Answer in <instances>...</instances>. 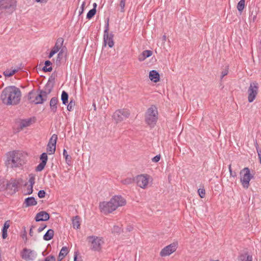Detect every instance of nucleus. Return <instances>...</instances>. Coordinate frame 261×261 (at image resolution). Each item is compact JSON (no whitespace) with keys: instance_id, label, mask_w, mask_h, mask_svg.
<instances>
[{"instance_id":"20e7f679","label":"nucleus","mask_w":261,"mask_h":261,"mask_svg":"<svg viewBox=\"0 0 261 261\" xmlns=\"http://www.w3.org/2000/svg\"><path fill=\"white\" fill-rule=\"evenodd\" d=\"M7 164L8 166L11 165L12 168L18 167L24 164L22 159V155L17 151L10 152L8 155Z\"/></svg>"},{"instance_id":"8fccbe9b","label":"nucleus","mask_w":261,"mask_h":261,"mask_svg":"<svg viewBox=\"0 0 261 261\" xmlns=\"http://www.w3.org/2000/svg\"><path fill=\"white\" fill-rule=\"evenodd\" d=\"M56 258L53 255H49L44 259V261H55Z\"/></svg>"},{"instance_id":"ddd939ff","label":"nucleus","mask_w":261,"mask_h":261,"mask_svg":"<svg viewBox=\"0 0 261 261\" xmlns=\"http://www.w3.org/2000/svg\"><path fill=\"white\" fill-rule=\"evenodd\" d=\"M137 185L142 189L146 188L148 184V175L141 174L136 177Z\"/></svg>"},{"instance_id":"ea45409f","label":"nucleus","mask_w":261,"mask_h":261,"mask_svg":"<svg viewBox=\"0 0 261 261\" xmlns=\"http://www.w3.org/2000/svg\"><path fill=\"white\" fill-rule=\"evenodd\" d=\"M5 190V179L0 178V191Z\"/></svg>"},{"instance_id":"6e6d98bb","label":"nucleus","mask_w":261,"mask_h":261,"mask_svg":"<svg viewBox=\"0 0 261 261\" xmlns=\"http://www.w3.org/2000/svg\"><path fill=\"white\" fill-rule=\"evenodd\" d=\"M46 227V225H45V224H42L41 225L38 229V232H41V231H42L45 228V227Z\"/></svg>"},{"instance_id":"a18cd8bd","label":"nucleus","mask_w":261,"mask_h":261,"mask_svg":"<svg viewBox=\"0 0 261 261\" xmlns=\"http://www.w3.org/2000/svg\"><path fill=\"white\" fill-rule=\"evenodd\" d=\"M45 195H46V192L43 190H40L38 193V196L40 198H43L45 197Z\"/></svg>"},{"instance_id":"0e129e2a","label":"nucleus","mask_w":261,"mask_h":261,"mask_svg":"<svg viewBox=\"0 0 261 261\" xmlns=\"http://www.w3.org/2000/svg\"><path fill=\"white\" fill-rule=\"evenodd\" d=\"M21 69L20 67H19L17 69H14L13 70L11 71L12 75H13L15 73H16L17 72L19 71V70Z\"/></svg>"},{"instance_id":"9d476101","label":"nucleus","mask_w":261,"mask_h":261,"mask_svg":"<svg viewBox=\"0 0 261 261\" xmlns=\"http://www.w3.org/2000/svg\"><path fill=\"white\" fill-rule=\"evenodd\" d=\"M88 240L91 243V249L94 251H99L101 250V245L103 243L102 239L96 236H89Z\"/></svg>"},{"instance_id":"4468645a","label":"nucleus","mask_w":261,"mask_h":261,"mask_svg":"<svg viewBox=\"0 0 261 261\" xmlns=\"http://www.w3.org/2000/svg\"><path fill=\"white\" fill-rule=\"evenodd\" d=\"M50 216L48 213L45 211H41L37 214L35 217V220L37 222L47 221L49 219Z\"/></svg>"},{"instance_id":"09e8293b","label":"nucleus","mask_w":261,"mask_h":261,"mask_svg":"<svg viewBox=\"0 0 261 261\" xmlns=\"http://www.w3.org/2000/svg\"><path fill=\"white\" fill-rule=\"evenodd\" d=\"M125 0H121L120 2V7H121V12H124V7H125Z\"/></svg>"},{"instance_id":"f257e3e1","label":"nucleus","mask_w":261,"mask_h":261,"mask_svg":"<svg viewBox=\"0 0 261 261\" xmlns=\"http://www.w3.org/2000/svg\"><path fill=\"white\" fill-rule=\"evenodd\" d=\"M21 97V92L19 88L15 86H9L3 90L0 99L6 106H15L19 103Z\"/></svg>"},{"instance_id":"4be33fe9","label":"nucleus","mask_w":261,"mask_h":261,"mask_svg":"<svg viewBox=\"0 0 261 261\" xmlns=\"http://www.w3.org/2000/svg\"><path fill=\"white\" fill-rule=\"evenodd\" d=\"M239 261H252V255H249L248 253L241 254L239 256Z\"/></svg>"},{"instance_id":"f8f14e48","label":"nucleus","mask_w":261,"mask_h":261,"mask_svg":"<svg viewBox=\"0 0 261 261\" xmlns=\"http://www.w3.org/2000/svg\"><path fill=\"white\" fill-rule=\"evenodd\" d=\"M21 256L25 260L32 261L36 257L37 253L34 250L25 248L21 252Z\"/></svg>"},{"instance_id":"7ed1b4c3","label":"nucleus","mask_w":261,"mask_h":261,"mask_svg":"<svg viewBox=\"0 0 261 261\" xmlns=\"http://www.w3.org/2000/svg\"><path fill=\"white\" fill-rule=\"evenodd\" d=\"M16 6V0H0V18L12 14Z\"/></svg>"},{"instance_id":"37998d69","label":"nucleus","mask_w":261,"mask_h":261,"mask_svg":"<svg viewBox=\"0 0 261 261\" xmlns=\"http://www.w3.org/2000/svg\"><path fill=\"white\" fill-rule=\"evenodd\" d=\"M109 19H108L107 22L105 25V29L104 31V37L106 36V37H108V34L109 33Z\"/></svg>"},{"instance_id":"e433bc0d","label":"nucleus","mask_w":261,"mask_h":261,"mask_svg":"<svg viewBox=\"0 0 261 261\" xmlns=\"http://www.w3.org/2000/svg\"><path fill=\"white\" fill-rule=\"evenodd\" d=\"M134 181L133 178L128 177L126 178L121 181V182L124 185H129L132 184Z\"/></svg>"},{"instance_id":"2f4dec72","label":"nucleus","mask_w":261,"mask_h":261,"mask_svg":"<svg viewBox=\"0 0 261 261\" xmlns=\"http://www.w3.org/2000/svg\"><path fill=\"white\" fill-rule=\"evenodd\" d=\"M122 231V228L117 225L114 226L113 228L112 229V232L114 234H120Z\"/></svg>"},{"instance_id":"72a5a7b5","label":"nucleus","mask_w":261,"mask_h":261,"mask_svg":"<svg viewBox=\"0 0 261 261\" xmlns=\"http://www.w3.org/2000/svg\"><path fill=\"white\" fill-rule=\"evenodd\" d=\"M96 9H91L90 10L87 14V19H91L96 14Z\"/></svg>"},{"instance_id":"f03ea898","label":"nucleus","mask_w":261,"mask_h":261,"mask_svg":"<svg viewBox=\"0 0 261 261\" xmlns=\"http://www.w3.org/2000/svg\"><path fill=\"white\" fill-rule=\"evenodd\" d=\"M126 204L125 200L121 196H114L109 202L103 201L99 203V208L104 214L112 213L119 206Z\"/></svg>"},{"instance_id":"774afa93","label":"nucleus","mask_w":261,"mask_h":261,"mask_svg":"<svg viewBox=\"0 0 261 261\" xmlns=\"http://www.w3.org/2000/svg\"><path fill=\"white\" fill-rule=\"evenodd\" d=\"M55 54H56L55 52H54V51L51 50V51L48 55V58H51Z\"/></svg>"},{"instance_id":"5701e85b","label":"nucleus","mask_w":261,"mask_h":261,"mask_svg":"<svg viewBox=\"0 0 261 261\" xmlns=\"http://www.w3.org/2000/svg\"><path fill=\"white\" fill-rule=\"evenodd\" d=\"M80 217L79 216L73 217L72 219V224L74 229H79L80 227Z\"/></svg>"},{"instance_id":"f704fd0d","label":"nucleus","mask_w":261,"mask_h":261,"mask_svg":"<svg viewBox=\"0 0 261 261\" xmlns=\"http://www.w3.org/2000/svg\"><path fill=\"white\" fill-rule=\"evenodd\" d=\"M40 160L41 161V162L44 163V164H46L48 160L47 153L45 152L42 153L40 156Z\"/></svg>"},{"instance_id":"6ab92c4d","label":"nucleus","mask_w":261,"mask_h":261,"mask_svg":"<svg viewBox=\"0 0 261 261\" xmlns=\"http://www.w3.org/2000/svg\"><path fill=\"white\" fill-rule=\"evenodd\" d=\"M58 99L57 97L51 98L50 100L49 106L51 112L55 113L57 110V104L58 103Z\"/></svg>"},{"instance_id":"2eb2a0df","label":"nucleus","mask_w":261,"mask_h":261,"mask_svg":"<svg viewBox=\"0 0 261 261\" xmlns=\"http://www.w3.org/2000/svg\"><path fill=\"white\" fill-rule=\"evenodd\" d=\"M53 88V85L50 83L48 82L45 86L44 89L40 90L39 91L45 96L46 98L47 95L50 93Z\"/></svg>"},{"instance_id":"680f3d73","label":"nucleus","mask_w":261,"mask_h":261,"mask_svg":"<svg viewBox=\"0 0 261 261\" xmlns=\"http://www.w3.org/2000/svg\"><path fill=\"white\" fill-rule=\"evenodd\" d=\"M229 171L230 174L231 176H232L233 177H235L236 176V173H234V174L232 173V171L230 165L229 166Z\"/></svg>"},{"instance_id":"0eeeda50","label":"nucleus","mask_w":261,"mask_h":261,"mask_svg":"<svg viewBox=\"0 0 261 261\" xmlns=\"http://www.w3.org/2000/svg\"><path fill=\"white\" fill-rule=\"evenodd\" d=\"M241 182L243 187L247 189L249 186V181L253 178V175L250 174V170L248 168L245 167L240 172Z\"/></svg>"},{"instance_id":"3c124183","label":"nucleus","mask_w":261,"mask_h":261,"mask_svg":"<svg viewBox=\"0 0 261 261\" xmlns=\"http://www.w3.org/2000/svg\"><path fill=\"white\" fill-rule=\"evenodd\" d=\"M160 159H161L160 154L156 155V156H155L154 157H153L152 159V161L154 163H157L160 161Z\"/></svg>"},{"instance_id":"f3484780","label":"nucleus","mask_w":261,"mask_h":261,"mask_svg":"<svg viewBox=\"0 0 261 261\" xmlns=\"http://www.w3.org/2000/svg\"><path fill=\"white\" fill-rule=\"evenodd\" d=\"M113 37L114 35L112 33H108V37H106V36H103V42L105 46H106V45L108 44L110 47H112L114 44Z\"/></svg>"},{"instance_id":"393cba45","label":"nucleus","mask_w":261,"mask_h":261,"mask_svg":"<svg viewBox=\"0 0 261 261\" xmlns=\"http://www.w3.org/2000/svg\"><path fill=\"white\" fill-rule=\"evenodd\" d=\"M68 253L67 247H63L60 252L58 261H61Z\"/></svg>"},{"instance_id":"423d86ee","label":"nucleus","mask_w":261,"mask_h":261,"mask_svg":"<svg viewBox=\"0 0 261 261\" xmlns=\"http://www.w3.org/2000/svg\"><path fill=\"white\" fill-rule=\"evenodd\" d=\"M259 89V85L256 81H253L250 83L248 88V100L249 102H253L258 94Z\"/></svg>"},{"instance_id":"473e14b6","label":"nucleus","mask_w":261,"mask_h":261,"mask_svg":"<svg viewBox=\"0 0 261 261\" xmlns=\"http://www.w3.org/2000/svg\"><path fill=\"white\" fill-rule=\"evenodd\" d=\"M255 146L258 154V159L259 160V162L261 164V148L259 147L256 140L255 141Z\"/></svg>"},{"instance_id":"7c9ffc66","label":"nucleus","mask_w":261,"mask_h":261,"mask_svg":"<svg viewBox=\"0 0 261 261\" xmlns=\"http://www.w3.org/2000/svg\"><path fill=\"white\" fill-rule=\"evenodd\" d=\"M75 101L72 98L70 99V102L68 103V105H67V110L69 111H72L73 110V109L75 107Z\"/></svg>"},{"instance_id":"052dcab7","label":"nucleus","mask_w":261,"mask_h":261,"mask_svg":"<svg viewBox=\"0 0 261 261\" xmlns=\"http://www.w3.org/2000/svg\"><path fill=\"white\" fill-rule=\"evenodd\" d=\"M85 2H84L81 7V11H79V14L81 15L82 14L83 12H84V7H85Z\"/></svg>"},{"instance_id":"338daca9","label":"nucleus","mask_w":261,"mask_h":261,"mask_svg":"<svg viewBox=\"0 0 261 261\" xmlns=\"http://www.w3.org/2000/svg\"><path fill=\"white\" fill-rule=\"evenodd\" d=\"M64 47H63L61 50L60 51L58 55V58L60 59L61 56L62 55L63 51H64Z\"/></svg>"},{"instance_id":"9b49d317","label":"nucleus","mask_w":261,"mask_h":261,"mask_svg":"<svg viewBox=\"0 0 261 261\" xmlns=\"http://www.w3.org/2000/svg\"><path fill=\"white\" fill-rule=\"evenodd\" d=\"M177 248V243H173L170 245L165 247L162 249L160 253V255L162 257L169 256L174 252H175Z\"/></svg>"},{"instance_id":"aec40b11","label":"nucleus","mask_w":261,"mask_h":261,"mask_svg":"<svg viewBox=\"0 0 261 261\" xmlns=\"http://www.w3.org/2000/svg\"><path fill=\"white\" fill-rule=\"evenodd\" d=\"M149 77L150 80L154 83H157L160 81V74L156 70H152L150 71Z\"/></svg>"},{"instance_id":"a19ab883","label":"nucleus","mask_w":261,"mask_h":261,"mask_svg":"<svg viewBox=\"0 0 261 261\" xmlns=\"http://www.w3.org/2000/svg\"><path fill=\"white\" fill-rule=\"evenodd\" d=\"M57 139V135L56 134H54L50 138L48 143L56 144Z\"/></svg>"},{"instance_id":"c03bdc74","label":"nucleus","mask_w":261,"mask_h":261,"mask_svg":"<svg viewBox=\"0 0 261 261\" xmlns=\"http://www.w3.org/2000/svg\"><path fill=\"white\" fill-rule=\"evenodd\" d=\"M63 42H64V39L63 38H59L57 41H56V45H57L58 46H59L60 47H61L63 44Z\"/></svg>"},{"instance_id":"39448f33","label":"nucleus","mask_w":261,"mask_h":261,"mask_svg":"<svg viewBox=\"0 0 261 261\" xmlns=\"http://www.w3.org/2000/svg\"><path fill=\"white\" fill-rule=\"evenodd\" d=\"M158 119V112L156 107L152 105L146 112L145 120L146 123L151 127H154Z\"/></svg>"},{"instance_id":"69168bd1","label":"nucleus","mask_w":261,"mask_h":261,"mask_svg":"<svg viewBox=\"0 0 261 261\" xmlns=\"http://www.w3.org/2000/svg\"><path fill=\"white\" fill-rule=\"evenodd\" d=\"M44 64H45V66H49L52 64V63L50 61L47 60L45 62Z\"/></svg>"},{"instance_id":"c9c22d12","label":"nucleus","mask_w":261,"mask_h":261,"mask_svg":"<svg viewBox=\"0 0 261 261\" xmlns=\"http://www.w3.org/2000/svg\"><path fill=\"white\" fill-rule=\"evenodd\" d=\"M35 92L32 90L28 93V99L30 102L33 103V101L35 99Z\"/></svg>"},{"instance_id":"dca6fc26","label":"nucleus","mask_w":261,"mask_h":261,"mask_svg":"<svg viewBox=\"0 0 261 261\" xmlns=\"http://www.w3.org/2000/svg\"><path fill=\"white\" fill-rule=\"evenodd\" d=\"M37 204V202L34 197H29L25 199L23 203V207L36 205Z\"/></svg>"},{"instance_id":"c756f323","label":"nucleus","mask_w":261,"mask_h":261,"mask_svg":"<svg viewBox=\"0 0 261 261\" xmlns=\"http://www.w3.org/2000/svg\"><path fill=\"white\" fill-rule=\"evenodd\" d=\"M31 123V119L23 120L20 123V126L21 128L26 127L30 125Z\"/></svg>"},{"instance_id":"58836bf2","label":"nucleus","mask_w":261,"mask_h":261,"mask_svg":"<svg viewBox=\"0 0 261 261\" xmlns=\"http://www.w3.org/2000/svg\"><path fill=\"white\" fill-rule=\"evenodd\" d=\"M35 177L34 174H30L29 175V182L30 184V185L31 186V187H33L34 184H35Z\"/></svg>"},{"instance_id":"cd10ccee","label":"nucleus","mask_w":261,"mask_h":261,"mask_svg":"<svg viewBox=\"0 0 261 261\" xmlns=\"http://www.w3.org/2000/svg\"><path fill=\"white\" fill-rule=\"evenodd\" d=\"M245 0H240L237 5V9L241 13L245 7Z\"/></svg>"},{"instance_id":"49530a36","label":"nucleus","mask_w":261,"mask_h":261,"mask_svg":"<svg viewBox=\"0 0 261 261\" xmlns=\"http://www.w3.org/2000/svg\"><path fill=\"white\" fill-rule=\"evenodd\" d=\"M10 220L6 221L4 224V226L3 227L2 230H7L9 228V227H10Z\"/></svg>"},{"instance_id":"13d9d810","label":"nucleus","mask_w":261,"mask_h":261,"mask_svg":"<svg viewBox=\"0 0 261 261\" xmlns=\"http://www.w3.org/2000/svg\"><path fill=\"white\" fill-rule=\"evenodd\" d=\"M228 73V71L227 69H225V70L223 71L221 73V78L223 79L225 75H227Z\"/></svg>"},{"instance_id":"b1692460","label":"nucleus","mask_w":261,"mask_h":261,"mask_svg":"<svg viewBox=\"0 0 261 261\" xmlns=\"http://www.w3.org/2000/svg\"><path fill=\"white\" fill-rule=\"evenodd\" d=\"M54 235V231L51 229H49L43 236V239L45 241L50 240L53 238Z\"/></svg>"},{"instance_id":"79ce46f5","label":"nucleus","mask_w":261,"mask_h":261,"mask_svg":"<svg viewBox=\"0 0 261 261\" xmlns=\"http://www.w3.org/2000/svg\"><path fill=\"white\" fill-rule=\"evenodd\" d=\"M198 193L199 196L201 198H204L205 197V189H204V188H199L198 190Z\"/></svg>"},{"instance_id":"603ef678","label":"nucleus","mask_w":261,"mask_h":261,"mask_svg":"<svg viewBox=\"0 0 261 261\" xmlns=\"http://www.w3.org/2000/svg\"><path fill=\"white\" fill-rule=\"evenodd\" d=\"M52 70H53V68L51 66L47 68V66H44L42 68V70L44 72H51L52 71Z\"/></svg>"},{"instance_id":"de8ad7c7","label":"nucleus","mask_w":261,"mask_h":261,"mask_svg":"<svg viewBox=\"0 0 261 261\" xmlns=\"http://www.w3.org/2000/svg\"><path fill=\"white\" fill-rule=\"evenodd\" d=\"M3 74L6 77H10L13 75L11 71L9 69H7L4 72Z\"/></svg>"},{"instance_id":"864d4df0","label":"nucleus","mask_w":261,"mask_h":261,"mask_svg":"<svg viewBox=\"0 0 261 261\" xmlns=\"http://www.w3.org/2000/svg\"><path fill=\"white\" fill-rule=\"evenodd\" d=\"M60 48H61V47H60L59 46L55 44V45L51 49V50L53 51H54V52H55L56 53H57V52H58L59 51Z\"/></svg>"},{"instance_id":"c85d7f7f","label":"nucleus","mask_w":261,"mask_h":261,"mask_svg":"<svg viewBox=\"0 0 261 261\" xmlns=\"http://www.w3.org/2000/svg\"><path fill=\"white\" fill-rule=\"evenodd\" d=\"M63 155L65 159L66 162L68 165H70L71 162V157L68 155L66 149L63 150Z\"/></svg>"},{"instance_id":"a211bd4d","label":"nucleus","mask_w":261,"mask_h":261,"mask_svg":"<svg viewBox=\"0 0 261 261\" xmlns=\"http://www.w3.org/2000/svg\"><path fill=\"white\" fill-rule=\"evenodd\" d=\"M35 99L33 101V103L35 104H41L47 100V98L39 91V94L35 93Z\"/></svg>"},{"instance_id":"4d7b16f0","label":"nucleus","mask_w":261,"mask_h":261,"mask_svg":"<svg viewBox=\"0 0 261 261\" xmlns=\"http://www.w3.org/2000/svg\"><path fill=\"white\" fill-rule=\"evenodd\" d=\"M22 238L24 240L25 242L27 241V231L25 230V227L24 228V232L22 234Z\"/></svg>"},{"instance_id":"4c0bfd02","label":"nucleus","mask_w":261,"mask_h":261,"mask_svg":"<svg viewBox=\"0 0 261 261\" xmlns=\"http://www.w3.org/2000/svg\"><path fill=\"white\" fill-rule=\"evenodd\" d=\"M46 164H44V163L41 162L36 167L35 169L36 171L37 172H40L43 170Z\"/></svg>"},{"instance_id":"bf43d9fd","label":"nucleus","mask_w":261,"mask_h":261,"mask_svg":"<svg viewBox=\"0 0 261 261\" xmlns=\"http://www.w3.org/2000/svg\"><path fill=\"white\" fill-rule=\"evenodd\" d=\"M8 236L7 230H2V238L3 239H6Z\"/></svg>"},{"instance_id":"1a4fd4ad","label":"nucleus","mask_w":261,"mask_h":261,"mask_svg":"<svg viewBox=\"0 0 261 261\" xmlns=\"http://www.w3.org/2000/svg\"><path fill=\"white\" fill-rule=\"evenodd\" d=\"M20 184L18 180L11 178L9 180H5V190H8L11 195L18 191V186Z\"/></svg>"},{"instance_id":"bb28decb","label":"nucleus","mask_w":261,"mask_h":261,"mask_svg":"<svg viewBox=\"0 0 261 261\" xmlns=\"http://www.w3.org/2000/svg\"><path fill=\"white\" fill-rule=\"evenodd\" d=\"M56 145L55 144L48 143L47 146V151L49 154H54L56 151Z\"/></svg>"},{"instance_id":"5fc2aeb1","label":"nucleus","mask_w":261,"mask_h":261,"mask_svg":"<svg viewBox=\"0 0 261 261\" xmlns=\"http://www.w3.org/2000/svg\"><path fill=\"white\" fill-rule=\"evenodd\" d=\"M33 187H31V185H30L27 189V193L26 194L30 195L33 193Z\"/></svg>"},{"instance_id":"a878e982","label":"nucleus","mask_w":261,"mask_h":261,"mask_svg":"<svg viewBox=\"0 0 261 261\" xmlns=\"http://www.w3.org/2000/svg\"><path fill=\"white\" fill-rule=\"evenodd\" d=\"M68 94L65 91H63L61 94V100L63 105H66L68 102Z\"/></svg>"},{"instance_id":"6e6552de","label":"nucleus","mask_w":261,"mask_h":261,"mask_svg":"<svg viewBox=\"0 0 261 261\" xmlns=\"http://www.w3.org/2000/svg\"><path fill=\"white\" fill-rule=\"evenodd\" d=\"M130 115L129 111L127 109H119L116 110L113 115V118L116 121V123L121 122Z\"/></svg>"},{"instance_id":"e2e57ef3","label":"nucleus","mask_w":261,"mask_h":261,"mask_svg":"<svg viewBox=\"0 0 261 261\" xmlns=\"http://www.w3.org/2000/svg\"><path fill=\"white\" fill-rule=\"evenodd\" d=\"M35 228V226L32 225L30 229L29 234L32 237L33 236L34 232L33 231V229Z\"/></svg>"},{"instance_id":"412c9836","label":"nucleus","mask_w":261,"mask_h":261,"mask_svg":"<svg viewBox=\"0 0 261 261\" xmlns=\"http://www.w3.org/2000/svg\"><path fill=\"white\" fill-rule=\"evenodd\" d=\"M152 55V51L150 50H144L138 57V60L140 61H143L147 58L150 57Z\"/></svg>"}]
</instances>
